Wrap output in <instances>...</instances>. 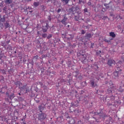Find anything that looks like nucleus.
Returning a JSON list of instances; mask_svg holds the SVG:
<instances>
[{
  "label": "nucleus",
  "instance_id": "obj_1",
  "mask_svg": "<svg viewBox=\"0 0 124 124\" xmlns=\"http://www.w3.org/2000/svg\"><path fill=\"white\" fill-rule=\"evenodd\" d=\"M72 5L74 6H72L71 7L68 9L67 12L69 14H73V15H75L77 11L80 10V8L78 5L75 6V5H74L73 3H72Z\"/></svg>",
  "mask_w": 124,
  "mask_h": 124
},
{
  "label": "nucleus",
  "instance_id": "obj_2",
  "mask_svg": "<svg viewBox=\"0 0 124 124\" xmlns=\"http://www.w3.org/2000/svg\"><path fill=\"white\" fill-rule=\"evenodd\" d=\"M38 120L40 122H44L47 120V114L45 113L41 112L38 114Z\"/></svg>",
  "mask_w": 124,
  "mask_h": 124
},
{
  "label": "nucleus",
  "instance_id": "obj_3",
  "mask_svg": "<svg viewBox=\"0 0 124 124\" xmlns=\"http://www.w3.org/2000/svg\"><path fill=\"white\" fill-rule=\"evenodd\" d=\"M41 24H42V31L43 32L45 33L48 31V29L50 27L49 25H48V23H45L44 21H42Z\"/></svg>",
  "mask_w": 124,
  "mask_h": 124
},
{
  "label": "nucleus",
  "instance_id": "obj_4",
  "mask_svg": "<svg viewBox=\"0 0 124 124\" xmlns=\"http://www.w3.org/2000/svg\"><path fill=\"white\" fill-rule=\"evenodd\" d=\"M6 95L7 97H9L11 100H12V99L15 97V95H14V93H12L11 94H9V93L7 92L6 93Z\"/></svg>",
  "mask_w": 124,
  "mask_h": 124
},
{
  "label": "nucleus",
  "instance_id": "obj_5",
  "mask_svg": "<svg viewBox=\"0 0 124 124\" xmlns=\"http://www.w3.org/2000/svg\"><path fill=\"white\" fill-rule=\"evenodd\" d=\"M14 84L16 86V88H18V87L20 88L21 86H23V83L20 80L14 81Z\"/></svg>",
  "mask_w": 124,
  "mask_h": 124
},
{
  "label": "nucleus",
  "instance_id": "obj_6",
  "mask_svg": "<svg viewBox=\"0 0 124 124\" xmlns=\"http://www.w3.org/2000/svg\"><path fill=\"white\" fill-rule=\"evenodd\" d=\"M116 63V62L115 60L113 59H109L108 61L107 64L109 65V66H112V64H115Z\"/></svg>",
  "mask_w": 124,
  "mask_h": 124
},
{
  "label": "nucleus",
  "instance_id": "obj_7",
  "mask_svg": "<svg viewBox=\"0 0 124 124\" xmlns=\"http://www.w3.org/2000/svg\"><path fill=\"white\" fill-rule=\"evenodd\" d=\"M87 59V56L86 55L82 54L81 56L79 57V59L83 63H85V61H86Z\"/></svg>",
  "mask_w": 124,
  "mask_h": 124
},
{
  "label": "nucleus",
  "instance_id": "obj_8",
  "mask_svg": "<svg viewBox=\"0 0 124 124\" xmlns=\"http://www.w3.org/2000/svg\"><path fill=\"white\" fill-rule=\"evenodd\" d=\"M93 36V35L91 33H86L85 34V35L84 36V38L85 39H87V40H90L91 38H92V37Z\"/></svg>",
  "mask_w": 124,
  "mask_h": 124
},
{
  "label": "nucleus",
  "instance_id": "obj_9",
  "mask_svg": "<svg viewBox=\"0 0 124 124\" xmlns=\"http://www.w3.org/2000/svg\"><path fill=\"white\" fill-rule=\"evenodd\" d=\"M76 14H77V16L78 17V18L80 19V18H81V17H83V14L82 13V12L81 11V8L80 10H78V11H77L76 13Z\"/></svg>",
  "mask_w": 124,
  "mask_h": 124
},
{
  "label": "nucleus",
  "instance_id": "obj_10",
  "mask_svg": "<svg viewBox=\"0 0 124 124\" xmlns=\"http://www.w3.org/2000/svg\"><path fill=\"white\" fill-rule=\"evenodd\" d=\"M67 19H68L66 16H64L63 17V18L61 20V22L65 26L66 25V24H67V23H66V21H67Z\"/></svg>",
  "mask_w": 124,
  "mask_h": 124
},
{
  "label": "nucleus",
  "instance_id": "obj_11",
  "mask_svg": "<svg viewBox=\"0 0 124 124\" xmlns=\"http://www.w3.org/2000/svg\"><path fill=\"white\" fill-rule=\"evenodd\" d=\"M119 92H121V93H123L124 91V84L123 83V82H121V84L120 85Z\"/></svg>",
  "mask_w": 124,
  "mask_h": 124
},
{
  "label": "nucleus",
  "instance_id": "obj_12",
  "mask_svg": "<svg viewBox=\"0 0 124 124\" xmlns=\"http://www.w3.org/2000/svg\"><path fill=\"white\" fill-rule=\"evenodd\" d=\"M107 93H108V94H110L111 93H113V89L112 87H110L107 90L106 92Z\"/></svg>",
  "mask_w": 124,
  "mask_h": 124
},
{
  "label": "nucleus",
  "instance_id": "obj_13",
  "mask_svg": "<svg viewBox=\"0 0 124 124\" xmlns=\"http://www.w3.org/2000/svg\"><path fill=\"white\" fill-rule=\"evenodd\" d=\"M115 69L116 72H120L122 74V67H115Z\"/></svg>",
  "mask_w": 124,
  "mask_h": 124
},
{
  "label": "nucleus",
  "instance_id": "obj_14",
  "mask_svg": "<svg viewBox=\"0 0 124 124\" xmlns=\"http://www.w3.org/2000/svg\"><path fill=\"white\" fill-rule=\"evenodd\" d=\"M121 74H122L120 73V72H116V71H115L113 72V75L115 76V77H119Z\"/></svg>",
  "mask_w": 124,
  "mask_h": 124
},
{
  "label": "nucleus",
  "instance_id": "obj_15",
  "mask_svg": "<svg viewBox=\"0 0 124 124\" xmlns=\"http://www.w3.org/2000/svg\"><path fill=\"white\" fill-rule=\"evenodd\" d=\"M111 3V1H110L108 3H105L104 4V6H105L106 8H105V9L106 10H107V9H109V8H110V6L109 5V4H110Z\"/></svg>",
  "mask_w": 124,
  "mask_h": 124
},
{
  "label": "nucleus",
  "instance_id": "obj_16",
  "mask_svg": "<svg viewBox=\"0 0 124 124\" xmlns=\"http://www.w3.org/2000/svg\"><path fill=\"white\" fill-rule=\"evenodd\" d=\"M123 63V62L122 61H119L116 63V67H122V64Z\"/></svg>",
  "mask_w": 124,
  "mask_h": 124
},
{
  "label": "nucleus",
  "instance_id": "obj_17",
  "mask_svg": "<svg viewBox=\"0 0 124 124\" xmlns=\"http://www.w3.org/2000/svg\"><path fill=\"white\" fill-rule=\"evenodd\" d=\"M109 36H111L112 38H115L116 37V34L114 32H109Z\"/></svg>",
  "mask_w": 124,
  "mask_h": 124
},
{
  "label": "nucleus",
  "instance_id": "obj_18",
  "mask_svg": "<svg viewBox=\"0 0 124 124\" xmlns=\"http://www.w3.org/2000/svg\"><path fill=\"white\" fill-rule=\"evenodd\" d=\"M72 81V78L67 79V83L68 86H71V82Z\"/></svg>",
  "mask_w": 124,
  "mask_h": 124
},
{
  "label": "nucleus",
  "instance_id": "obj_19",
  "mask_svg": "<svg viewBox=\"0 0 124 124\" xmlns=\"http://www.w3.org/2000/svg\"><path fill=\"white\" fill-rule=\"evenodd\" d=\"M69 122L70 124H75V120L73 118H70Z\"/></svg>",
  "mask_w": 124,
  "mask_h": 124
},
{
  "label": "nucleus",
  "instance_id": "obj_20",
  "mask_svg": "<svg viewBox=\"0 0 124 124\" xmlns=\"http://www.w3.org/2000/svg\"><path fill=\"white\" fill-rule=\"evenodd\" d=\"M70 0H61L62 2H63L64 4L66 5L69 2Z\"/></svg>",
  "mask_w": 124,
  "mask_h": 124
},
{
  "label": "nucleus",
  "instance_id": "obj_21",
  "mask_svg": "<svg viewBox=\"0 0 124 124\" xmlns=\"http://www.w3.org/2000/svg\"><path fill=\"white\" fill-rule=\"evenodd\" d=\"M95 114V115H99L100 117H102V116H103V113H102V110H101L100 112L97 111V112Z\"/></svg>",
  "mask_w": 124,
  "mask_h": 124
},
{
  "label": "nucleus",
  "instance_id": "obj_22",
  "mask_svg": "<svg viewBox=\"0 0 124 124\" xmlns=\"http://www.w3.org/2000/svg\"><path fill=\"white\" fill-rule=\"evenodd\" d=\"M97 77L96 78V79L97 80H99V79H100V77H101V73H100V72H98L97 73Z\"/></svg>",
  "mask_w": 124,
  "mask_h": 124
},
{
  "label": "nucleus",
  "instance_id": "obj_23",
  "mask_svg": "<svg viewBox=\"0 0 124 124\" xmlns=\"http://www.w3.org/2000/svg\"><path fill=\"white\" fill-rule=\"evenodd\" d=\"M12 0H5V3L6 4H11L12 3Z\"/></svg>",
  "mask_w": 124,
  "mask_h": 124
},
{
  "label": "nucleus",
  "instance_id": "obj_24",
  "mask_svg": "<svg viewBox=\"0 0 124 124\" xmlns=\"http://www.w3.org/2000/svg\"><path fill=\"white\" fill-rule=\"evenodd\" d=\"M4 26L5 28V29H7L8 28H10V25L9 23H8L7 22H6L4 24Z\"/></svg>",
  "mask_w": 124,
  "mask_h": 124
},
{
  "label": "nucleus",
  "instance_id": "obj_25",
  "mask_svg": "<svg viewBox=\"0 0 124 124\" xmlns=\"http://www.w3.org/2000/svg\"><path fill=\"white\" fill-rule=\"evenodd\" d=\"M26 11H27V12L32 13V9L29 8V7L26 8Z\"/></svg>",
  "mask_w": 124,
  "mask_h": 124
},
{
  "label": "nucleus",
  "instance_id": "obj_26",
  "mask_svg": "<svg viewBox=\"0 0 124 124\" xmlns=\"http://www.w3.org/2000/svg\"><path fill=\"white\" fill-rule=\"evenodd\" d=\"M5 90H6V87H3L1 88L0 92L2 93H4V91H5Z\"/></svg>",
  "mask_w": 124,
  "mask_h": 124
},
{
  "label": "nucleus",
  "instance_id": "obj_27",
  "mask_svg": "<svg viewBox=\"0 0 124 124\" xmlns=\"http://www.w3.org/2000/svg\"><path fill=\"white\" fill-rule=\"evenodd\" d=\"M0 23H4V22H5V17H4V16H3V17H0Z\"/></svg>",
  "mask_w": 124,
  "mask_h": 124
},
{
  "label": "nucleus",
  "instance_id": "obj_28",
  "mask_svg": "<svg viewBox=\"0 0 124 124\" xmlns=\"http://www.w3.org/2000/svg\"><path fill=\"white\" fill-rule=\"evenodd\" d=\"M44 109V108L42 107V106H39V110L41 112V113H42V111Z\"/></svg>",
  "mask_w": 124,
  "mask_h": 124
},
{
  "label": "nucleus",
  "instance_id": "obj_29",
  "mask_svg": "<svg viewBox=\"0 0 124 124\" xmlns=\"http://www.w3.org/2000/svg\"><path fill=\"white\" fill-rule=\"evenodd\" d=\"M47 35L48 34L46 33H43L42 34V37H43V38H46V37L47 38Z\"/></svg>",
  "mask_w": 124,
  "mask_h": 124
},
{
  "label": "nucleus",
  "instance_id": "obj_30",
  "mask_svg": "<svg viewBox=\"0 0 124 124\" xmlns=\"http://www.w3.org/2000/svg\"><path fill=\"white\" fill-rule=\"evenodd\" d=\"M33 5L35 7H37L39 5V2H34Z\"/></svg>",
  "mask_w": 124,
  "mask_h": 124
},
{
  "label": "nucleus",
  "instance_id": "obj_31",
  "mask_svg": "<svg viewBox=\"0 0 124 124\" xmlns=\"http://www.w3.org/2000/svg\"><path fill=\"white\" fill-rule=\"evenodd\" d=\"M81 86H82V87H86V86H87V82H86V81L81 82Z\"/></svg>",
  "mask_w": 124,
  "mask_h": 124
},
{
  "label": "nucleus",
  "instance_id": "obj_32",
  "mask_svg": "<svg viewBox=\"0 0 124 124\" xmlns=\"http://www.w3.org/2000/svg\"><path fill=\"white\" fill-rule=\"evenodd\" d=\"M52 37H53V34H48V35L46 37V38H47V39H50V38H52Z\"/></svg>",
  "mask_w": 124,
  "mask_h": 124
},
{
  "label": "nucleus",
  "instance_id": "obj_33",
  "mask_svg": "<svg viewBox=\"0 0 124 124\" xmlns=\"http://www.w3.org/2000/svg\"><path fill=\"white\" fill-rule=\"evenodd\" d=\"M91 85L92 88H95V86H96V84H94V81H91Z\"/></svg>",
  "mask_w": 124,
  "mask_h": 124
},
{
  "label": "nucleus",
  "instance_id": "obj_34",
  "mask_svg": "<svg viewBox=\"0 0 124 124\" xmlns=\"http://www.w3.org/2000/svg\"><path fill=\"white\" fill-rule=\"evenodd\" d=\"M74 20L75 21H76V22H78L80 19L78 18L77 16H74Z\"/></svg>",
  "mask_w": 124,
  "mask_h": 124
},
{
  "label": "nucleus",
  "instance_id": "obj_35",
  "mask_svg": "<svg viewBox=\"0 0 124 124\" xmlns=\"http://www.w3.org/2000/svg\"><path fill=\"white\" fill-rule=\"evenodd\" d=\"M13 69L10 68V69L8 70V72H9V74H11V73H13Z\"/></svg>",
  "mask_w": 124,
  "mask_h": 124
},
{
  "label": "nucleus",
  "instance_id": "obj_36",
  "mask_svg": "<svg viewBox=\"0 0 124 124\" xmlns=\"http://www.w3.org/2000/svg\"><path fill=\"white\" fill-rule=\"evenodd\" d=\"M26 85H23V86H20L19 87V88L20 90H25V89H26Z\"/></svg>",
  "mask_w": 124,
  "mask_h": 124
},
{
  "label": "nucleus",
  "instance_id": "obj_37",
  "mask_svg": "<svg viewBox=\"0 0 124 124\" xmlns=\"http://www.w3.org/2000/svg\"><path fill=\"white\" fill-rule=\"evenodd\" d=\"M0 72L2 73V74H6V72L4 70V69H1L0 70Z\"/></svg>",
  "mask_w": 124,
  "mask_h": 124
},
{
  "label": "nucleus",
  "instance_id": "obj_38",
  "mask_svg": "<svg viewBox=\"0 0 124 124\" xmlns=\"http://www.w3.org/2000/svg\"><path fill=\"white\" fill-rule=\"evenodd\" d=\"M86 93V90H81L80 92H79V94H83L84 93Z\"/></svg>",
  "mask_w": 124,
  "mask_h": 124
},
{
  "label": "nucleus",
  "instance_id": "obj_39",
  "mask_svg": "<svg viewBox=\"0 0 124 124\" xmlns=\"http://www.w3.org/2000/svg\"><path fill=\"white\" fill-rule=\"evenodd\" d=\"M0 118L1 119V121H5V117L4 116H0Z\"/></svg>",
  "mask_w": 124,
  "mask_h": 124
},
{
  "label": "nucleus",
  "instance_id": "obj_40",
  "mask_svg": "<svg viewBox=\"0 0 124 124\" xmlns=\"http://www.w3.org/2000/svg\"><path fill=\"white\" fill-rule=\"evenodd\" d=\"M104 41H105V42H106L107 43H111V40H107V39H105L104 40Z\"/></svg>",
  "mask_w": 124,
  "mask_h": 124
},
{
  "label": "nucleus",
  "instance_id": "obj_41",
  "mask_svg": "<svg viewBox=\"0 0 124 124\" xmlns=\"http://www.w3.org/2000/svg\"><path fill=\"white\" fill-rule=\"evenodd\" d=\"M0 81H4V77L2 76H0Z\"/></svg>",
  "mask_w": 124,
  "mask_h": 124
},
{
  "label": "nucleus",
  "instance_id": "obj_42",
  "mask_svg": "<svg viewBox=\"0 0 124 124\" xmlns=\"http://www.w3.org/2000/svg\"><path fill=\"white\" fill-rule=\"evenodd\" d=\"M83 11H84V13H85V14H86L88 13V8H85L83 10Z\"/></svg>",
  "mask_w": 124,
  "mask_h": 124
},
{
  "label": "nucleus",
  "instance_id": "obj_43",
  "mask_svg": "<svg viewBox=\"0 0 124 124\" xmlns=\"http://www.w3.org/2000/svg\"><path fill=\"white\" fill-rule=\"evenodd\" d=\"M106 19H108V16H103L102 18V20H104V21H105Z\"/></svg>",
  "mask_w": 124,
  "mask_h": 124
},
{
  "label": "nucleus",
  "instance_id": "obj_44",
  "mask_svg": "<svg viewBox=\"0 0 124 124\" xmlns=\"http://www.w3.org/2000/svg\"><path fill=\"white\" fill-rule=\"evenodd\" d=\"M101 53V50H98V51H96V54L97 55V56H99V55H100Z\"/></svg>",
  "mask_w": 124,
  "mask_h": 124
},
{
  "label": "nucleus",
  "instance_id": "obj_45",
  "mask_svg": "<svg viewBox=\"0 0 124 124\" xmlns=\"http://www.w3.org/2000/svg\"><path fill=\"white\" fill-rule=\"evenodd\" d=\"M47 19L49 22H51V21H52V16H47Z\"/></svg>",
  "mask_w": 124,
  "mask_h": 124
},
{
  "label": "nucleus",
  "instance_id": "obj_46",
  "mask_svg": "<svg viewBox=\"0 0 124 124\" xmlns=\"http://www.w3.org/2000/svg\"><path fill=\"white\" fill-rule=\"evenodd\" d=\"M82 54V51H80L79 52H78L77 53V56L78 57H80V58H81V55Z\"/></svg>",
  "mask_w": 124,
  "mask_h": 124
},
{
  "label": "nucleus",
  "instance_id": "obj_47",
  "mask_svg": "<svg viewBox=\"0 0 124 124\" xmlns=\"http://www.w3.org/2000/svg\"><path fill=\"white\" fill-rule=\"evenodd\" d=\"M111 120H112V117H108L107 122H108V123H110V121H111Z\"/></svg>",
  "mask_w": 124,
  "mask_h": 124
},
{
  "label": "nucleus",
  "instance_id": "obj_48",
  "mask_svg": "<svg viewBox=\"0 0 124 124\" xmlns=\"http://www.w3.org/2000/svg\"><path fill=\"white\" fill-rule=\"evenodd\" d=\"M3 57H4V54H0V60H1V59H2V58H3Z\"/></svg>",
  "mask_w": 124,
  "mask_h": 124
},
{
  "label": "nucleus",
  "instance_id": "obj_49",
  "mask_svg": "<svg viewBox=\"0 0 124 124\" xmlns=\"http://www.w3.org/2000/svg\"><path fill=\"white\" fill-rule=\"evenodd\" d=\"M104 93V91H103V90H102V91L97 90V93Z\"/></svg>",
  "mask_w": 124,
  "mask_h": 124
},
{
  "label": "nucleus",
  "instance_id": "obj_50",
  "mask_svg": "<svg viewBox=\"0 0 124 124\" xmlns=\"http://www.w3.org/2000/svg\"><path fill=\"white\" fill-rule=\"evenodd\" d=\"M81 31V34H85V33H86V31L84 30H82Z\"/></svg>",
  "mask_w": 124,
  "mask_h": 124
},
{
  "label": "nucleus",
  "instance_id": "obj_51",
  "mask_svg": "<svg viewBox=\"0 0 124 124\" xmlns=\"http://www.w3.org/2000/svg\"><path fill=\"white\" fill-rule=\"evenodd\" d=\"M109 86H113L114 84H113V82L112 81H110L109 82Z\"/></svg>",
  "mask_w": 124,
  "mask_h": 124
},
{
  "label": "nucleus",
  "instance_id": "obj_52",
  "mask_svg": "<svg viewBox=\"0 0 124 124\" xmlns=\"http://www.w3.org/2000/svg\"><path fill=\"white\" fill-rule=\"evenodd\" d=\"M87 4L89 6H92V2H91V1L87 2Z\"/></svg>",
  "mask_w": 124,
  "mask_h": 124
},
{
  "label": "nucleus",
  "instance_id": "obj_53",
  "mask_svg": "<svg viewBox=\"0 0 124 124\" xmlns=\"http://www.w3.org/2000/svg\"><path fill=\"white\" fill-rule=\"evenodd\" d=\"M61 11H62V9L61 8H59L57 11V13H60V12H61Z\"/></svg>",
  "mask_w": 124,
  "mask_h": 124
},
{
  "label": "nucleus",
  "instance_id": "obj_54",
  "mask_svg": "<svg viewBox=\"0 0 124 124\" xmlns=\"http://www.w3.org/2000/svg\"><path fill=\"white\" fill-rule=\"evenodd\" d=\"M78 79H79V80H82V79L83 78V77H82V76L80 75L78 77Z\"/></svg>",
  "mask_w": 124,
  "mask_h": 124
},
{
  "label": "nucleus",
  "instance_id": "obj_55",
  "mask_svg": "<svg viewBox=\"0 0 124 124\" xmlns=\"http://www.w3.org/2000/svg\"><path fill=\"white\" fill-rule=\"evenodd\" d=\"M38 57H39V56H38V55H36V56H34V59H35V60H37V59H38Z\"/></svg>",
  "mask_w": 124,
  "mask_h": 124
},
{
  "label": "nucleus",
  "instance_id": "obj_56",
  "mask_svg": "<svg viewBox=\"0 0 124 124\" xmlns=\"http://www.w3.org/2000/svg\"><path fill=\"white\" fill-rule=\"evenodd\" d=\"M78 124H83V122H82V121L79 120L78 121Z\"/></svg>",
  "mask_w": 124,
  "mask_h": 124
},
{
  "label": "nucleus",
  "instance_id": "obj_57",
  "mask_svg": "<svg viewBox=\"0 0 124 124\" xmlns=\"http://www.w3.org/2000/svg\"><path fill=\"white\" fill-rule=\"evenodd\" d=\"M80 52H81V56H82V55H86L85 52H83L82 50L80 51Z\"/></svg>",
  "mask_w": 124,
  "mask_h": 124
},
{
  "label": "nucleus",
  "instance_id": "obj_58",
  "mask_svg": "<svg viewBox=\"0 0 124 124\" xmlns=\"http://www.w3.org/2000/svg\"><path fill=\"white\" fill-rule=\"evenodd\" d=\"M3 10H4V11H6V10H7V8L6 7H4Z\"/></svg>",
  "mask_w": 124,
  "mask_h": 124
},
{
  "label": "nucleus",
  "instance_id": "obj_59",
  "mask_svg": "<svg viewBox=\"0 0 124 124\" xmlns=\"http://www.w3.org/2000/svg\"><path fill=\"white\" fill-rule=\"evenodd\" d=\"M78 4H81V3H82V0H78Z\"/></svg>",
  "mask_w": 124,
  "mask_h": 124
},
{
  "label": "nucleus",
  "instance_id": "obj_60",
  "mask_svg": "<svg viewBox=\"0 0 124 124\" xmlns=\"http://www.w3.org/2000/svg\"><path fill=\"white\" fill-rule=\"evenodd\" d=\"M41 74H43V73H44V69H43L41 70Z\"/></svg>",
  "mask_w": 124,
  "mask_h": 124
},
{
  "label": "nucleus",
  "instance_id": "obj_61",
  "mask_svg": "<svg viewBox=\"0 0 124 124\" xmlns=\"http://www.w3.org/2000/svg\"><path fill=\"white\" fill-rule=\"evenodd\" d=\"M34 100H35V101H36V102L37 103H39V100H36V98H35L34 99Z\"/></svg>",
  "mask_w": 124,
  "mask_h": 124
},
{
  "label": "nucleus",
  "instance_id": "obj_62",
  "mask_svg": "<svg viewBox=\"0 0 124 124\" xmlns=\"http://www.w3.org/2000/svg\"><path fill=\"white\" fill-rule=\"evenodd\" d=\"M0 26L2 28V27H3V23H1V22H0Z\"/></svg>",
  "mask_w": 124,
  "mask_h": 124
},
{
  "label": "nucleus",
  "instance_id": "obj_63",
  "mask_svg": "<svg viewBox=\"0 0 124 124\" xmlns=\"http://www.w3.org/2000/svg\"><path fill=\"white\" fill-rule=\"evenodd\" d=\"M6 43L7 44H9V43H10V40L6 41Z\"/></svg>",
  "mask_w": 124,
  "mask_h": 124
},
{
  "label": "nucleus",
  "instance_id": "obj_64",
  "mask_svg": "<svg viewBox=\"0 0 124 124\" xmlns=\"http://www.w3.org/2000/svg\"><path fill=\"white\" fill-rule=\"evenodd\" d=\"M5 100H7V101H9V99L8 98H5Z\"/></svg>",
  "mask_w": 124,
  "mask_h": 124
}]
</instances>
